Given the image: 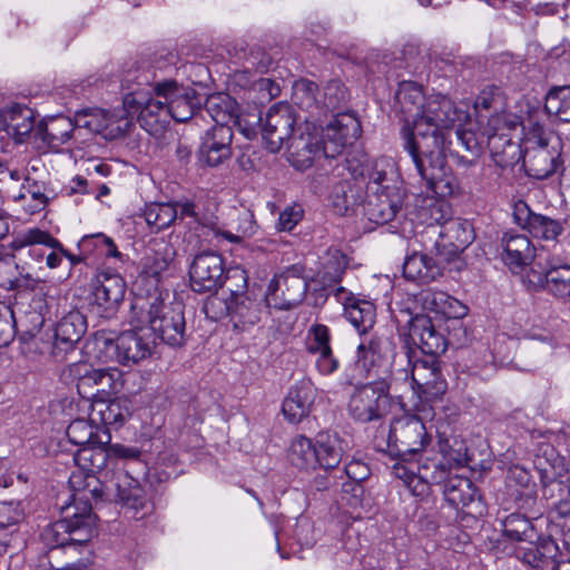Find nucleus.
Wrapping results in <instances>:
<instances>
[{
	"instance_id": "6e6552de",
	"label": "nucleus",
	"mask_w": 570,
	"mask_h": 570,
	"mask_svg": "<svg viewBox=\"0 0 570 570\" xmlns=\"http://www.w3.org/2000/svg\"><path fill=\"white\" fill-rule=\"evenodd\" d=\"M76 465L83 472V485L77 493L71 494L69 502H75V498H82L89 502V497L98 501H105L110 498L109 484L100 481L96 476L108 464V449L97 445H85L79 448L73 454Z\"/></svg>"
},
{
	"instance_id": "4c0bfd02",
	"label": "nucleus",
	"mask_w": 570,
	"mask_h": 570,
	"mask_svg": "<svg viewBox=\"0 0 570 570\" xmlns=\"http://www.w3.org/2000/svg\"><path fill=\"white\" fill-rule=\"evenodd\" d=\"M92 411L99 415L101 424L118 430L131 416L132 404L126 397H109L96 401Z\"/></svg>"
},
{
	"instance_id": "052dcab7",
	"label": "nucleus",
	"mask_w": 570,
	"mask_h": 570,
	"mask_svg": "<svg viewBox=\"0 0 570 570\" xmlns=\"http://www.w3.org/2000/svg\"><path fill=\"white\" fill-rule=\"evenodd\" d=\"M24 517L20 502H0V529L8 530L10 537L19 532L20 523L24 520Z\"/></svg>"
},
{
	"instance_id": "2eb2a0df",
	"label": "nucleus",
	"mask_w": 570,
	"mask_h": 570,
	"mask_svg": "<svg viewBox=\"0 0 570 570\" xmlns=\"http://www.w3.org/2000/svg\"><path fill=\"white\" fill-rule=\"evenodd\" d=\"M440 356H425L412 364L411 387L425 401L439 399L446 392L448 383L442 374Z\"/></svg>"
},
{
	"instance_id": "473e14b6",
	"label": "nucleus",
	"mask_w": 570,
	"mask_h": 570,
	"mask_svg": "<svg viewBox=\"0 0 570 570\" xmlns=\"http://www.w3.org/2000/svg\"><path fill=\"white\" fill-rule=\"evenodd\" d=\"M420 116L428 119L430 124L441 126L448 131L459 118L454 102L441 94L431 95L426 98Z\"/></svg>"
},
{
	"instance_id": "bf43d9fd",
	"label": "nucleus",
	"mask_w": 570,
	"mask_h": 570,
	"mask_svg": "<svg viewBox=\"0 0 570 570\" xmlns=\"http://www.w3.org/2000/svg\"><path fill=\"white\" fill-rule=\"evenodd\" d=\"M331 124L340 131L343 140L348 145H353L361 136V121L355 114L337 112Z\"/></svg>"
},
{
	"instance_id": "680f3d73",
	"label": "nucleus",
	"mask_w": 570,
	"mask_h": 570,
	"mask_svg": "<svg viewBox=\"0 0 570 570\" xmlns=\"http://www.w3.org/2000/svg\"><path fill=\"white\" fill-rule=\"evenodd\" d=\"M263 122L264 118L261 111L254 109L253 111L239 112L238 110L232 121V127H236L247 139H254L258 132L262 134Z\"/></svg>"
},
{
	"instance_id": "5701e85b",
	"label": "nucleus",
	"mask_w": 570,
	"mask_h": 570,
	"mask_svg": "<svg viewBox=\"0 0 570 570\" xmlns=\"http://www.w3.org/2000/svg\"><path fill=\"white\" fill-rule=\"evenodd\" d=\"M513 218L517 225L527 230L533 238L542 240H559L564 232L566 220L534 213L524 200H518L513 206Z\"/></svg>"
},
{
	"instance_id": "c9c22d12",
	"label": "nucleus",
	"mask_w": 570,
	"mask_h": 570,
	"mask_svg": "<svg viewBox=\"0 0 570 570\" xmlns=\"http://www.w3.org/2000/svg\"><path fill=\"white\" fill-rule=\"evenodd\" d=\"M426 98L422 86L414 81H402L395 92L393 107L403 115L404 121H406V119L420 116Z\"/></svg>"
},
{
	"instance_id": "79ce46f5",
	"label": "nucleus",
	"mask_w": 570,
	"mask_h": 570,
	"mask_svg": "<svg viewBox=\"0 0 570 570\" xmlns=\"http://www.w3.org/2000/svg\"><path fill=\"white\" fill-rule=\"evenodd\" d=\"M238 107L236 99L225 92H215L203 99V109L215 121L214 126H232Z\"/></svg>"
},
{
	"instance_id": "f3484780",
	"label": "nucleus",
	"mask_w": 570,
	"mask_h": 570,
	"mask_svg": "<svg viewBox=\"0 0 570 570\" xmlns=\"http://www.w3.org/2000/svg\"><path fill=\"white\" fill-rule=\"evenodd\" d=\"M87 318L79 309H70L55 324L50 355L56 361L66 360L87 332Z\"/></svg>"
},
{
	"instance_id": "a18cd8bd",
	"label": "nucleus",
	"mask_w": 570,
	"mask_h": 570,
	"mask_svg": "<svg viewBox=\"0 0 570 570\" xmlns=\"http://www.w3.org/2000/svg\"><path fill=\"white\" fill-rule=\"evenodd\" d=\"M502 535L511 541L527 543L537 538L538 530L525 514L513 512L501 519Z\"/></svg>"
},
{
	"instance_id": "e2e57ef3",
	"label": "nucleus",
	"mask_w": 570,
	"mask_h": 570,
	"mask_svg": "<svg viewBox=\"0 0 570 570\" xmlns=\"http://www.w3.org/2000/svg\"><path fill=\"white\" fill-rule=\"evenodd\" d=\"M332 345V332L330 327L322 323L312 324L306 333L305 350L309 355Z\"/></svg>"
},
{
	"instance_id": "de8ad7c7",
	"label": "nucleus",
	"mask_w": 570,
	"mask_h": 570,
	"mask_svg": "<svg viewBox=\"0 0 570 570\" xmlns=\"http://www.w3.org/2000/svg\"><path fill=\"white\" fill-rule=\"evenodd\" d=\"M289 461L299 470H315L318 466L315 440L298 435L292 441Z\"/></svg>"
},
{
	"instance_id": "c85d7f7f",
	"label": "nucleus",
	"mask_w": 570,
	"mask_h": 570,
	"mask_svg": "<svg viewBox=\"0 0 570 570\" xmlns=\"http://www.w3.org/2000/svg\"><path fill=\"white\" fill-rule=\"evenodd\" d=\"M316 389L309 380H302L289 387L282 403V413L286 421L298 424L306 419L314 406Z\"/></svg>"
},
{
	"instance_id": "13d9d810",
	"label": "nucleus",
	"mask_w": 570,
	"mask_h": 570,
	"mask_svg": "<svg viewBox=\"0 0 570 570\" xmlns=\"http://www.w3.org/2000/svg\"><path fill=\"white\" fill-rule=\"evenodd\" d=\"M160 81L140 91H124L122 106L127 116L134 118L140 109L156 99V87Z\"/></svg>"
},
{
	"instance_id": "cd10ccee",
	"label": "nucleus",
	"mask_w": 570,
	"mask_h": 570,
	"mask_svg": "<svg viewBox=\"0 0 570 570\" xmlns=\"http://www.w3.org/2000/svg\"><path fill=\"white\" fill-rule=\"evenodd\" d=\"M366 194L406 197L401 173L394 161L380 158L374 163L371 180L366 183Z\"/></svg>"
},
{
	"instance_id": "6e6d98bb",
	"label": "nucleus",
	"mask_w": 570,
	"mask_h": 570,
	"mask_svg": "<svg viewBox=\"0 0 570 570\" xmlns=\"http://www.w3.org/2000/svg\"><path fill=\"white\" fill-rule=\"evenodd\" d=\"M445 236L450 239L454 253L463 252L474 240V230L469 222H451L446 227Z\"/></svg>"
},
{
	"instance_id": "393cba45",
	"label": "nucleus",
	"mask_w": 570,
	"mask_h": 570,
	"mask_svg": "<svg viewBox=\"0 0 570 570\" xmlns=\"http://www.w3.org/2000/svg\"><path fill=\"white\" fill-rule=\"evenodd\" d=\"M333 295L343 305L344 317L355 327L360 337L372 334L376 322L374 303L361 298L343 286L336 287Z\"/></svg>"
},
{
	"instance_id": "39448f33",
	"label": "nucleus",
	"mask_w": 570,
	"mask_h": 570,
	"mask_svg": "<svg viewBox=\"0 0 570 570\" xmlns=\"http://www.w3.org/2000/svg\"><path fill=\"white\" fill-rule=\"evenodd\" d=\"M432 442V433L416 414L405 413L390 423L386 446L394 459L412 460L422 453Z\"/></svg>"
},
{
	"instance_id": "6ab92c4d",
	"label": "nucleus",
	"mask_w": 570,
	"mask_h": 570,
	"mask_svg": "<svg viewBox=\"0 0 570 570\" xmlns=\"http://www.w3.org/2000/svg\"><path fill=\"white\" fill-rule=\"evenodd\" d=\"M287 154L288 161L295 169L303 171L311 168L315 158L322 155L317 128L304 119L287 141Z\"/></svg>"
},
{
	"instance_id": "423d86ee",
	"label": "nucleus",
	"mask_w": 570,
	"mask_h": 570,
	"mask_svg": "<svg viewBox=\"0 0 570 570\" xmlns=\"http://www.w3.org/2000/svg\"><path fill=\"white\" fill-rule=\"evenodd\" d=\"M110 498L120 508L122 515L135 521H150L155 517V503L138 479L127 471L116 474L109 485ZM104 502H107L105 500Z\"/></svg>"
},
{
	"instance_id": "09e8293b",
	"label": "nucleus",
	"mask_w": 570,
	"mask_h": 570,
	"mask_svg": "<svg viewBox=\"0 0 570 570\" xmlns=\"http://www.w3.org/2000/svg\"><path fill=\"white\" fill-rule=\"evenodd\" d=\"M438 443L442 459L450 470L452 466H469L472 470L476 469L478 463L474 462L472 454L469 453L468 448L462 441L454 440L453 444H451L448 438L440 435Z\"/></svg>"
},
{
	"instance_id": "72a5a7b5",
	"label": "nucleus",
	"mask_w": 570,
	"mask_h": 570,
	"mask_svg": "<svg viewBox=\"0 0 570 570\" xmlns=\"http://www.w3.org/2000/svg\"><path fill=\"white\" fill-rule=\"evenodd\" d=\"M78 250L83 253L95 267L101 258H116L125 262V255L118 250L114 240L102 233L85 235L78 242Z\"/></svg>"
},
{
	"instance_id": "3c124183",
	"label": "nucleus",
	"mask_w": 570,
	"mask_h": 570,
	"mask_svg": "<svg viewBox=\"0 0 570 570\" xmlns=\"http://www.w3.org/2000/svg\"><path fill=\"white\" fill-rule=\"evenodd\" d=\"M546 109L562 122H570V86H553L546 95Z\"/></svg>"
},
{
	"instance_id": "e433bc0d",
	"label": "nucleus",
	"mask_w": 570,
	"mask_h": 570,
	"mask_svg": "<svg viewBox=\"0 0 570 570\" xmlns=\"http://www.w3.org/2000/svg\"><path fill=\"white\" fill-rule=\"evenodd\" d=\"M442 275V268L426 254L413 253L403 263V276L419 284H429Z\"/></svg>"
},
{
	"instance_id": "c756f323",
	"label": "nucleus",
	"mask_w": 570,
	"mask_h": 570,
	"mask_svg": "<svg viewBox=\"0 0 570 570\" xmlns=\"http://www.w3.org/2000/svg\"><path fill=\"white\" fill-rule=\"evenodd\" d=\"M225 304L236 331L244 332L261 321L262 299L253 297L250 294L226 298Z\"/></svg>"
},
{
	"instance_id": "774afa93",
	"label": "nucleus",
	"mask_w": 570,
	"mask_h": 570,
	"mask_svg": "<svg viewBox=\"0 0 570 570\" xmlns=\"http://www.w3.org/2000/svg\"><path fill=\"white\" fill-rule=\"evenodd\" d=\"M273 66L272 57L258 46L249 48L248 52L244 55V71L265 73Z\"/></svg>"
},
{
	"instance_id": "0eeeda50",
	"label": "nucleus",
	"mask_w": 570,
	"mask_h": 570,
	"mask_svg": "<svg viewBox=\"0 0 570 570\" xmlns=\"http://www.w3.org/2000/svg\"><path fill=\"white\" fill-rule=\"evenodd\" d=\"M360 338L355 353V366L364 372L366 379L391 382L393 340L376 332Z\"/></svg>"
},
{
	"instance_id": "f03ea898",
	"label": "nucleus",
	"mask_w": 570,
	"mask_h": 570,
	"mask_svg": "<svg viewBox=\"0 0 570 570\" xmlns=\"http://www.w3.org/2000/svg\"><path fill=\"white\" fill-rule=\"evenodd\" d=\"M403 148L407 151L426 191L436 198H446L454 194V178L446 174L449 150L448 134L413 136L407 128H401Z\"/></svg>"
},
{
	"instance_id": "f257e3e1",
	"label": "nucleus",
	"mask_w": 570,
	"mask_h": 570,
	"mask_svg": "<svg viewBox=\"0 0 570 570\" xmlns=\"http://www.w3.org/2000/svg\"><path fill=\"white\" fill-rule=\"evenodd\" d=\"M98 517L91 503L75 498L60 508V519L48 524L41 538L47 550L39 554L37 570H82L92 562L91 540Z\"/></svg>"
},
{
	"instance_id": "4468645a",
	"label": "nucleus",
	"mask_w": 570,
	"mask_h": 570,
	"mask_svg": "<svg viewBox=\"0 0 570 570\" xmlns=\"http://www.w3.org/2000/svg\"><path fill=\"white\" fill-rule=\"evenodd\" d=\"M224 257L213 250L195 255L189 265V286L198 294L216 293L223 288L226 272Z\"/></svg>"
},
{
	"instance_id": "a19ab883",
	"label": "nucleus",
	"mask_w": 570,
	"mask_h": 570,
	"mask_svg": "<svg viewBox=\"0 0 570 570\" xmlns=\"http://www.w3.org/2000/svg\"><path fill=\"white\" fill-rule=\"evenodd\" d=\"M36 135L49 148L59 149L75 136L72 120L69 118H55L49 122L40 121L36 127Z\"/></svg>"
},
{
	"instance_id": "69168bd1",
	"label": "nucleus",
	"mask_w": 570,
	"mask_h": 570,
	"mask_svg": "<svg viewBox=\"0 0 570 570\" xmlns=\"http://www.w3.org/2000/svg\"><path fill=\"white\" fill-rule=\"evenodd\" d=\"M350 92L340 79L330 80L324 88V105L328 110L335 111L346 106Z\"/></svg>"
},
{
	"instance_id": "c03bdc74",
	"label": "nucleus",
	"mask_w": 570,
	"mask_h": 570,
	"mask_svg": "<svg viewBox=\"0 0 570 570\" xmlns=\"http://www.w3.org/2000/svg\"><path fill=\"white\" fill-rule=\"evenodd\" d=\"M489 146L493 161L501 169L513 167L521 159H524L522 145L503 135L490 137Z\"/></svg>"
},
{
	"instance_id": "aec40b11",
	"label": "nucleus",
	"mask_w": 570,
	"mask_h": 570,
	"mask_svg": "<svg viewBox=\"0 0 570 570\" xmlns=\"http://www.w3.org/2000/svg\"><path fill=\"white\" fill-rule=\"evenodd\" d=\"M346 207L362 204L364 216L375 225H387L397 219L405 197L366 194L365 199L354 195V188L350 187L344 191Z\"/></svg>"
},
{
	"instance_id": "4d7b16f0",
	"label": "nucleus",
	"mask_w": 570,
	"mask_h": 570,
	"mask_svg": "<svg viewBox=\"0 0 570 570\" xmlns=\"http://www.w3.org/2000/svg\"><path fill=\"white\" fill-rule=\"evenodd\" d=\"M322 156L326 159H336L348 144L343 140L340 131L330 122L322 129L320 134Z\"/></svg>"
},
{
	"instance_id": "1a4fd4ad",
	"label": "nucleus",
	"mask_w": 570,
	"mask_h": 570,
	"mask_svg": "<svg viewBox=\"0 0 570 570\" xmlns=\"http://www.w3.org/2000/svg\"><path fill=\"white\" fill-rule=\"evenodd\" d=\"M445 501L458 510L462 527H472L488 512L487 504L475 484L468 478L452 475L443 485Z\"/></svg>"
},
{
	"instance_id": "5fc2aeb1",
	"label": "nucleus",
	"mask_w": 570,
	"mask_h": 570,
	"mask_svg": "<svg viewBox=\"0 0 570 570\" xmlns=\"http://www.w3.org/2000/svg\"><path fill=\"white\" fill-rule=\"evenodd\" d=\"M417 472L421 480L430 482L431 484H445L446 480L451 478L450 469L443 459L436 460L428 458L422 461L421 456H419Z\"/></svg>"
},
{
	"instance_id": "338daca9",
	"label": "nucleus",
	"mask_w": 570,
	"mask_h": 570,
	"mask_svg": "<svg viewBox=\"0 0 570 570\" xmlns=\"http://www.w3.org/2000/svg\"><path fill=\"white\" fill-rule=\"evenodd\" d=\"M475 108L499 112L504 108L503 90L495 85L485 86L476 96Z\"/></svg>"
},
{
	"instance_id": "9d476101",
	"label": "nucleus",
	"mask_w": 570,
	"mask_h": 570,
	"mask_svg": "<svg viewBox=\"0 0 570 570\" xmlns=\"http://www.w3.org/2000/svg\"><path fill=\"white\" fill-rule=\"evenodd\" d=\"M390 390L391 382L384 380H372L356 387L348 401L350 415L361 423L382 419L392 403Z\"/></svg>"
},
{
	"instance_id": "a878e982",
	"label": "nucleus",
	"mask_w": 570,
	"mask_h": 570,
	"mask_svg": "<svg viewBox=\"0 0 570 570\" xmlns=\"http://www.w3.org/2000/svg\"><path fill=\"white\" fill-rule=\"evenodd\" d=\"M533 465L540 475L544 498H553V491L561 490L562 483L557 479L564 471V458L549 442H541L533 453Z\"/></svg>"
},
{
	"instance_id": "7ed1b4c3",
	"label": "nucleus",
	"mask_w": 570,
	"mask_h": 570,
	"mask_svg": "<svg viewBox=\"0 0 570 570\" xmlns=\"http://www.w3.org/2000/svg\"><path fill=\"white\" fill-rule=\"evenodd\" d=\"M129 324H146L164 344L170 347L186 345L185 305L180 301L165 302L159 293L136 295L128 314Z\"/></svg>"
},
{
	"instance_id": "412c9836",
	"label": "nucleus",
	"mask_w": 570,
	"mask_h": 570,
	"mask_svg": "<svg viewBox=\"0 0 570 570\" xmlns=\"http://www.w3.org/2000/svg\"><path fill=\"white\" fill-rule=\"evenodd\" d=\"M523 167L528 177L546 180L554 175H562L564 160L561 153V141L557 137L553 145L531 147L524 151Z\"/></svg>"
},
{
	"instance_id": "2f4dec72",
	"label": "nucleus",
	"mask_w": 570,
	"mask_h": 570,
	"mask_svg": "<svg viewBox=\"0 0 570 570\" xmlns=\"http://www.w3.org/2000/svg\"><path fill=\"white\" fill-rule=\"evenodd\" d=\"M503 248L502 261L510 268H522L533 257V246L531 240L523 234L514 232L504 233L501 239Z\"/></svg>"
},
{
	"instance_id": "9b49d317",
	"label": "nucleus",
	"mask_w": 570,
	"mask_h": 570,
	"mask_svg": "<svg viewBox=\"0 0 570 570\" xmlns=\"http://www.w3.org/2000/svg\"><path fill=\"white\" fill-rule=\"evenodd\" d=\"M90 311L100 318H114L127 289V284L119 273L109 269L98 271L90 284Z\"/></svg>"
},
{
	"instance_id": "ea45409f",
	"label": "nucleus",
	"mask_w": 570,
	"mask_h": 570,
	"mask_svg": "<svg viewBox=\"0 0 570 570\" xmlns=\"http://www.w3.org/2000/svg\"><path fill=\"white\" fill-rule=\"evenodd\" d=\"M140 127L155 138L161 137L168 125L169 114L163 98H157L140 109L136 116Z\"/></svg>"
},
{
	"instance_id": "0e129e2a",
	"label": "nucleus",
	"mask_w": 570,
	"mask_h": 570,
	"mask_svg": "<svg viewBox=\"0 0 570 570\" xmlns=\"http://www.w3.org/2000/svg\"><path fill=\"white\" fill-rule=\"evenodd\" d=\"M75 131L85 128L90 132L99 134L108 126L107 119L99 109H81L75 114L73 120Z\"/></svg>"
},
{
	"instance_id": "58836bf2",
	"label": "nucleus",
	"mask_w": 570,
	"mask_h": 570,
	"mask_svg": "<svg viewBox=\"0 0 570 570\" xmlns=\"http://www.w3.org/2000/svg\"><path fill=\"white\" fill-rule=\"evenodd\" d=\"M318 466L325 471L338 466L344 454L343 440L336 432L321 431L315 436Z\"/></svg>"
},
{
	"instance_id": "7c9ffc66",
	"label": "nucleus",
	"mask_w": 570,
	"mask_h": 570,
	"mask_svg": "<svg viewBox=\"0 0 570 570\" xmlns=\"http://www.w3.org/2000/svg\"><path fill=\"white\" fill-rule=\"evenodd\" d=\"M420 301L425 311L442 315L446 323L462 320L468 314V307L464 304L442 291H422Z\"/></svg>"
},
{
	"instance_id": "dca6fc26",
	"label": "nucleus",
	"mask_w": 570,
	"mask_h": 570,
	"mask_svg": "<svg viewBox=\"0 0 570 570\" xmlns=\"http://www.w3.org/2000/svg\"><path fill=\"white\" fill-rule=\"evenodd\" d=\"M78 374V394L88 401L109 399L120 386L119 372L110 368H91L86 364H75Z\"/></svg>"
},
{
	"instance_id": "603ef678",
	"label": "nucleus",
	"mask_w": 570,
	"mask_h": 570,
	"mask_svg": "<svg viewBox=\"0 0 570 570\" xmlns=\"http://www.w3.org/2000/svg\"><path fill=\"white\" fill-rule=\"evenodd\" d=\"M522 147L524 151L531 149V147L553 145L556 140L552 134L547 131L544 126L533 118L522 121Z\"/></svg>"
},
{
	"instance_id": "f704fd0d",
	"label": "nucleus",
	"mask_w": 570,
	"mask_h": 570,
	"mask_svg": "<svg viewBox=\"0 0 570 570\" xmlns=\"http://www.w3.org/2000/svg\"><path fill=\"white\" fill-rule=\"evenodd\" d=\"M0 120L6 130L11 132L18 142L24 139L35 129V112L31 108L14 104L0 112Z\"/></svg>"
},
{
	"instance_id": "864d4df0",
	"label": "nucleus",
	"mask_w": 570,
	"mask_h": 570,
	"mask_svg": "<svg viewBox=\"0 0 570 570\" xmlns=\"http://www.w3.org/2000/svg\"><path fill=\"white\" fill-rule=\"evenodd\" d=\"M158 80L156 73L144 67H135L126 70L121 78V95L124 91H140L154 86Z\"/></svg>"
},
{
	"instance_id": "37998d69",
	"label": "nucleus",
	"mask_w": 570,
	"mask_h": 570,
	"mask_svg": "<svg viewBox=\"0 0 570 570\" xmlns=\"http://www.w3.org/2000/svg\"><path fill=\"white\" fill-rule=\"evenodd\" d=\"M546 288L553 296L570 299V265L556 257L547 259L544 268Z\"/></svg>"
},
{
	"instance_id": "f8f14e48",
	"label": "nucleus",
	"mask_w": 570,
	"mask_h": 570,
	"mask_svg": "<svg viewBox=\"0 0 570 570\" xmlns=\"http://www.w3.org/2000/svg\"><path fill=\"white\" fill-rule=\"evenodd\" d=\"M303 120L289 104L277 102L272 106L262 125V138L265 148L271 153H278Z\"/></svg>"
},
{
	"instance_id": "20e7f679",
	"label": "nucleus",
	"mask_w": 570,
	"mask_h": 570,
	"mask_svg": "<svg viewBox=\"0 0 570 570\" xmlns=\"http://www.w3.org/2000/svg\"><path fill=\"white\" fill-rule=\"evenodd\" d=\"M115 340L104 335L96 337L97 355L102 362L116 361L122 365L138 363L151 355L156 347V335L146 324H129Z\"/></svg>"
},
{
	"instance_id": "a211bd4d",
	"label": "nucleus",
	"mask_w": 570,
	"mask_h": 570,
	"mask_svg": "<svg viewBox=\"0 0 570 570\" xmlns=\"http://www.w3.org/2000/svg\"><path fill=\"white\" fill-rule=\"evenodd\" d=\"M528 546H519L514 549V556L522 563L537 570H558L559 564L564 560V547H560L551 537L537 533L533 541H528Z\"/></svg>"
},
{
	"instance_id": "ddd939ff",
	"label": "nucleus",
	"mask_w": 570,
	"mask_h": 570,
	"mask_svg": "<svg viewBox=\"0 0 570 570\" xmlns=\"http://www.w3.org/2000/svg\"><path fill=\"white\" fill-rule=\"evenodd\" d=\"M156 90L157 98L164 99L169 117L177 122H186L203 110V97L174 79H163Z\"/></svg>"
},
{
	"instance_id": "8fccbe9b",
	"label": "nucleus",
	"mask_w": 570,
	"mask_h": 570,
	"mask_svg": "<svg viewBox=\"0 0 570 570\" xmlns=\"http://www.w3.org/2000/svg\"><path fill=\"white\" fill-rule=\"evenodd\" d=\"M142 216L155 232H161L177 222V212L173 203H150L145 206Z\"/></svg>"
},
{
	"instance_id": "49530a36",
	"label": "nucleus",
	"mask_w": 570,
	"mask_h": 570,
	"mask_svg": "<svg viewBox=\"0 0 570 570\" xmlns=\"http://www.w3.org/2000/svg\"><path fill=\"white\" fill-rule=\"evenodd\" d=\"M348 263L350 258L342 249L331 246L324 254L322 269L317 273V277L324 284L336 285L342 282Z\"/></svg>"
},
{
	"instance_id": "b1692460",
	"label": "nucleus",
	"mask_w": 570,
	"mask_h": 570,
	"mask_svg": "<svg viewBox=\"0 0 570 570\" xmlns=\"http://www.w3.org/2000/svg\"><path fill=\"white\" fill-rule=\"evenodd\" d=\"M407 343L426 356H440L448 348L445 335L426 314H416L409 321Z\"/></svg>"
},
{
	"instance_id": "bb28decb",
	"label": "nucleus",
	"mask_w": 570,
	"mask_h": 570,
	"mask_svg": "<svg viewBox=\"0 0 570 570\" xmlns=\"http://www.w3.org/2000/svg\"><path fill=\"white\" fill-rule=\"evenodd\" d=\"M307 279H286L274 276L264 295L267 307L279 311H289L297 307L304 301L308 291Z\"/></svg>"
},
{
	"instance_id": "4be33fe9",
	"label": "nucleus",
	"mask_w": 570,
	"mask_h": 570,
	"mask_svg": "<svg viewBox=\"0 0 570 570\" xmlns=\"http://www.w3.org/2000/svg\"><path fill=\"white\" fill-rule=\"evenodd\" d=\"M234 130L232 126H213L202 136L197 159L203 166L216 168L233 156Z\"/></svg>"
}]
</instances>
